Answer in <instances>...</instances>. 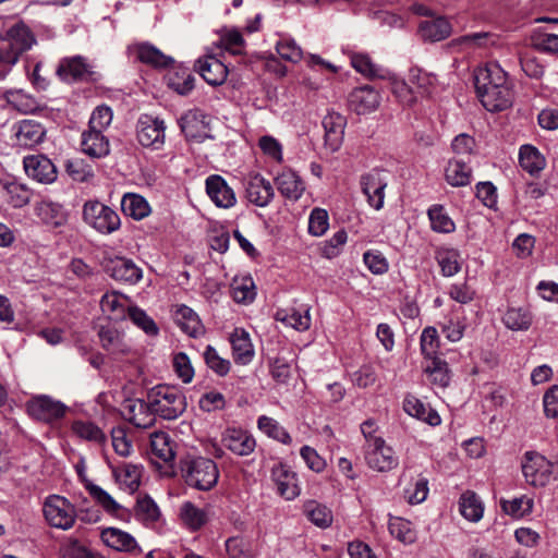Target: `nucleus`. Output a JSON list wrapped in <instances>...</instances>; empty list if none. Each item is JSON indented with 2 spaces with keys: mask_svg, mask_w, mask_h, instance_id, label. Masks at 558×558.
I'll return each instance as SVG.
<instances>
[{
  "mask_svg": "<svg viewBox=\"0 0 558 558\" xmlns=\"http://www.w3.org/2000/svg\"><path fill=\"white\" fill-rule=\"evenodd\" d=\"M231 292L236 303H251L256 296L255 283L251 277L236 278L231 284Z\"/></svg>",
  "mask_w": 558,
  "mask_h": 558,
  "instance_id": "nucleus-46",
  "label": "nucleus"
},
{
  "mask_svg": "<svg viewBox=\"0 0 558 558\" xmlns=\"http://www.w3.org/2000/svg\"><path fill=\"white\" fill-rule=\"evenodd\" d=\"M180 518L193 531L201 529L208 520L205 510L197 508L191 501L182 504L180 507Z\"/></svg>",
  "mask_w": 558,
  "mask_h": 558,
  "instance_id": "nucleus-44",
  "label": "nucleus"
},
{
  "mask_svg": "<svg viewBox=\"0 0 558 558\" xmlns=\"http://www.w3.org/2000/svg\"><path fill=\"white\" fill-rule=\"evenodd\" d=\"M129 50L136 60L155 69H166L174 62L172 57L147 41L136 43L130 46Z\"/></svg>",
  "mask_w": 558,
  "mask_h": 558,
  "instance_id": "nucleus-15",
  "label": "nucleus"
},
{
  "mask_svg": "<svg viewBox=\"0 0 558 558\" xmlns=\"http://www.w3.org/2000/svg\"><path fill=\"white\" fill-rule=\"evenodd\" d=\"M243 184L245 197L257 207L268 206L275 197L272 184L259 173H248Z\"/></svg>",
  "mask_w": 558,
  "mask_h": 558,
  "instance_id": "nucleus-9",
  "label": "nucleus"
},
{
  "mask_svg": "<svg viewBox=\"0 0 558 558\" xmlns=\"http://www.w3.org/2000/svg\"><path fill=\"white\" fill-rule=\"evenodd\" d=\"M179 124L181 131L189 140L201 142L207 136V116L199 109H191L186 111L180 118Z\"/></svg>",
  "mask_w": 558,
  "mask_h": 558,
  "instance_id": "nucleus-22",
  "label": "nucleus"
},
{
  "mask_svg": "<svg viewBox=\"0 0 558 558\" xmlns=\"http://www.w3.org/2000/svg\"><path fill=\"white\" fill-rule=\"evenodd\" d=\"M435 259L445 277H452L461 270L462 257L457 248L438 247L435 252Z\"/></svg>",
  "mask_w": 558,
  "mask_h": 558,
  "instance_id": "nucleus-32",
  "label": "nucleus"
},
{
  "mask_svg": "<svg viewBox=\"0 0 558 558\" xmlns=\"http://www.w3.org/2000/svg\"><path fill=\"white\" fill-rule=\"evenodd\" d=\"M323 128L325 130V146L335 153L339 150L343 142L347 119L342 114L331 111L323 119Z\"/></svg>",
  "mask_w": 558,
  "mask_h": 558,
  "instance_id": "nucleus-21",
  "label": "nucleus"
},
{
  "mask_svg": "<svg viewBox=\"0 0 558 558\" xmlns=\"http://www.w3.org/2000/svg\"><path fill=\"white\" fill-rule=\"evenodd\" d=\"M94 73V65L82 56L62 58L57 66V76L65 83L87 81Z\"/></svg>",
  "mask_w": 558,
  "mask_h": 558,
  "instance_id": "nucleus-7",
  "label": "nucleus"
},
{
  "mask_svg": "<svg viewBox=\"0 0 558 558\" xmlns=\"http://www.w3.org/2000/svg\"><path fill=\"white\" fill-rule=\"evenodd\" d=\"M304 513L313 524L320 529H326L332 523L331 510L315 500H308L304 504Z\"/></svg>",
  "mask_w": 558,
  "mask_h": 558,
  "instance_id": "nucleus-40",
  "label": "nucleus"
},
{
  "mask_svg": "<svg viewBox=\"0 0 558 558\" xmlns=\"http://www.w3.org/2000/svg\"><path fill=\"white\" fill-rule=\"evenodd\" d=\"M474 84L483 107L490 112L512 106L514 93L507 72L497 63L488 62L475 71Z\"/></svg>",
  "mask_w": 558,
  "mask_h": 558,
  "instance_id": "nucleus-1",
  "label": "nucleus"
},
{
  "mask_svg": "<svg viewBox=\"0 0 558 558\" xmlns=\"http://www.w3.org/2000/svg\"><path fill=\"white\" fill-rule=\"evenodd\" d=\"M497 43V37L488 32H480L468 34L458 38H454L450 41L449 46L452 49H475V48H485L488 46H493Z\"/></svg>",
  "mask_w": 558,
  "mask_h": 558,
  "instance_id": "nucleus-34",
  "label": "nucleus"
},
{
  "mask_svg": "<svg viewBox=\"0 0 558 558\" xmlns=\"http://www.w3.org/2000/svg\"><path fill=\"white\" fill-rule=\"evenodd\" d=\"M194 75L187 70H180L168 76V86L180 95H186L194 88Z\"/></svg>",
  "mask_w": 558,
  "mask_h": 558,
  "instance_id": "nucleus-54",
  "label": "nucleus"
},
{
  "mask_svg": "<svg viewBox=\"0 0 558 558\" xmlns=\"http://www.w3.org/2000/svg\"><path fill=\"white\" fill-rule=\"evenodd\" d=\"M7 202L13 208H22L26 206L32 197V192L24 184L10 182L4 185Z\"/></svg>",
  "mask_w": 558,
  "mask_h": 558,
  "instance_id": "nucleus-49",
  "label": "nucleus"
},
{
  "mask_svg": "<svg viewBox=\"0 0 558 558\" xmlns=\"http://www.w3.org/2000/svg\"><path fill=\"white\" fill-rule=\"evenodd\" d=\"M107 303L110 306L111 315L107 318L113 322L124 320L130 317V310L134 305H131L130 300L124 296L113 295L112 300L107 299Z\"/></svg>",
  "mask_w": 558,
  "mask_h": 558,
  "instance_id": "nucleus-63",
  "label": "nucleus"
},
{
  "mask_svg": "<svg viewBox=\"0 0 558 558\" xmlns=\"http://www.w3.org/2000/svg\"><path fill=\"white\" fill-rule=\"evenodd\" d=\"M275 183L280 194L292 202L301 198L305 191V183L300 175L291 170H282L276 178Z\"/></svg>",
  "mask_w": 558,
  "mask_h": 558,
  "instance_id": "nucleus-26",
  "label": "nucleus"
},
{
  "mask_svg": "<svg viewBox=\"0 0 558 558\" xmlns=\"http://www.w3.org/2000/svg\"><path fill=\"white\" fill-rule=\"evenodd\" d=\"M23 166L26 174L40 183H52L57 179L56 166L44 155L24 157Z\"/></svg>",
  "mask_w": 558,
  "mask_h": 558,
  "instance_id": "nucleus-16",
  "label": "nucleus"
},
{
  "mask_svg": "<svg viewBox=\"0 0 558 558\" xmlns=\"http://www.w3.org/2000/svg\"><path fill=\"white\" fill-rule=\"evenodd\" d=\"M520 166L530 174H538L546 166L544 156L532 145H523L519 151Z\"/></svg>",
  "mask_w": 558,
  "mask_h": 558,
  "instance_id": "nucleus-37",
  "label": "nucleus"
},
{
  "mask_svg": "<svg viewBox=\"0 0 558 558\" xmlns=\"http://www.w3.org/2000/svg\"><path fill=\"white\" fill-rule=\"evenodd\" d=\"M201 76L213 86L223 84L228 76V68L218 58L207 56L197 61Z\"/></svg>",
  "mask_w": 558,
  "mask_h": 558,
  "instance_id": "nucleus-27",
  "label": "nucleus"
},
{
  "mask_svg": "<svg viewBox=\"0 0 558 558\" xmlns=\"http://www.w3.org/2000/svg\"><path fill=\"white\" fill-rule=\"evenodd\" d=\"M123 415L136 427L148 428L155 424L156 414L150 402L142 399L128 400L122 410Z\"/></svg>",
  "mask_w": 558,
  "mask_h": 558,
  "instance_id": "nucleus-20",
  "label": "nucleus"
},
{
  "mask_svg": "<svg viewBox=\"0 0 558 558\" xmlns=\"http://www.w3.org/2000/svg\"><path fill=\"white\" fill-rule=\"evenodd\" d=\"M102 508H105V505L98 502L95 505H89L86 499H83L82 504L78 505L76 518H78L84 523H97L101 519Z\"/></svg>",
  "mask_w": 558,
  "mask_h": 558,
  "instance_id": "nucleus-64",
  "label": "nucleus"
},
{
  "mask_svg": "<svg viewBox=\"0 0 558 558\" xmlns=\"http://www.w3.org/2000/svg\"><path fill=\"white\" fill-rule=\"evenodd\" d=\"M502 510L513 518H522L532 512L533 500L525 496L513 498L512 500H504L501 502Z\"/></svg>",
  "mask_w": 558,
  "mask_h": 558,
  "instance_id": "nucleus-60",
  "label": "nucleus"
},
{
  "mask_svg": "<svg viewBox=\"0 0 558 558\" xmlns=\"http://www.w3.org/2000/svg\"><path fill=\"white\" fill-rule=\"evenodd\" d=\"M390 534L404 544H412L416 539V533L412 527V523L402 518H392L389 521Z\"/></svg>",
  "mask_w": 558,
  "mask_h": 558,
  "instance_id": "nucleus-52",
  "label": "nucleus"
},
{
  "mask_svg": "<svg viewBox=\"0 0 558 558\" xmlns=\"http://www.w3.org/2000/svg\"><path fill=\"white\" fill-rule=\"evenodd\" d=\"M43 513L47 523L63 531L70 530L76 520L74 506L59 495L48 496L43 506Z\"/></svg>",
  "mask_w": 558,
  "mask_h": 558,
  "instance_id": "nucleus-5",
  "label": "nucleus"
},
{
  "mask_svg": "<svg viewBox=\"0 0 558 558\" xmlns=\"http://www.w3.org/2000/svg\"><path fill=\"white\" fill-rule=\"evenodd\" d=\"M329 228V216L326 209L316 207L308 218V232L312 235L320 236Z\"/></svg>",
  "mask_w": 558,
  "mask_h": 558,
  "instance_id": "nucleus-62",
  "label": "nucleus"
},
{
  "mask_svg": "<svg viewBox=\"0 0 558 558\" xmlns=\"http://www.w3.org/2000/svg\"><path fill=\"white\" fill-rule=\"evenodd\" d=\"M203 356H204L206 365L216 375L223 377L230 372V368H231L230 361L221 357L214 347L207 345L203 353Z\"/></svg>",
  "mask_w": 558,
  "mask_h": 558,
  "instance_id": "nucleus-53",
  "label": "nucleus"
},
{
  "mask_svg": "<svg viewBox=\"0 0 558 558\" xmlns=\"http://www.w3.org/2000/svg\"><path fill=\"white\" fill-rule=\"evenodd\" d=\"M150 449L153 456L165 463L174 460V442L165 432H155L150 435Z\"/></svg>",
  "mask_w": 558,
  "mask_h": 558,
  "instance_id": "nucleus-36",
  "label": "nucleus"
},
{
  "mask_svg": "<svg viewBox=\"0 0 558 558\" xmlns=\"http://www.w3.org/2000/svg\"><path fill=\"white\" fill-rule=\"evenodd\" d=\"M110 435L114 452L123 458L129 457L133 451V444L126 429L124 427L112 428Z\"/></svg>",
  "mask_w": 558,
  "mask_h": 558,
  "instance_id": "nucleus-57",
  "label": "nucleus"
},
{
  "mask_svg": "<svg viewBox=\"0 0 558 558\" xmlns=\"http://www.w3.org/2000/svg\"><path fill=\"white\" fill-rule=\"evenodd\" d=\"M475 140L466 133L457 135L451 143V148L454 154L453 158H464L468 161H470L471 156L475 154Z\"/></svg>",
  "mask_w": 558,
  "mask_h": 558,
  "instance_id": "nucleus-55",
  "label": "nucleus"
},
{
  "mask_svg": "<svg viewBox=\"0 0 558 558\" xmlns=\"http://www.w3.org/2000/svg\"><path fill=\"white\" fill-rule=\"evenodd\" d=\"M425 367L430 381L440 388H445L450 383V371L446 361L440 357L428 360Z\"/></svg>",
  "mask_w": 558,
  "mask_h": 558,
  "instance_id": "nucleus-47",
  "label": "nucleus"
},
{
  "mask_svg": "<svg viewBox=\"0 0 558 558\" xmlns=\"http://www.w3.org/2000/svg\"><path fill=\"white\" fill-rule=\"evenodd\" d=\"M11 44L14 45L15 49L22 54L24 51L28 50L35 39L29 31V28L23 24H17L10 28L8 32V38Z\"/></svg>",
  "mask_w": 558,
  "mask_h": 558,
  "instance_id": "nucleus-50",
  "label": "nucleus"
},
{
  "mask_svg": "<svg viewBox=\"0 0 558 558\" xmlns=\"http://www.w3.org/2000/svg\"><path fill=\"white\" fill-rule=\"evenodd\" d=\"M360 184L367 203L376 210H380L385 203V189L387 177L383 170L373 169L361 175Z\"/></svg>",
  "mask_w": 558,
  "mask_h": 558,
  "instance_id": "nucleus-8",
  "label": "nucleus"
},
{
  "mask_svg": "<svg viewBox=\"0 0 558 558\" xmlns=\"http://www.w3.org/2000/svg\"><path fill=\"white\" fill-rule=\"evenodd\" d=\"M136 517L145 523H154L160 517V510L157 504L149 496L137 499Z\"/></svg>",
  "mask_w": 558,
  "mask_h": 558,
  "instance_id": "nucleus-56",
  "label": "nucleus"
},
{
  "mask_svg": "<svg viewBox=\"0 0 558 558\" xmlns=\"http://www.w3.org/2000/svg\"><path fill=\"white\" fill-rule=\"evenodd\" d=\"M416 87L410 86L405 81L396 76L390 78V89L397 100L402 106H412L416 102L417 97L426 92L425 82L428 80L426 75L421 76L418 73H411L410 82L415 83Z\"/></svg>",
  "mask_w": 558,
  "mask_h": 558,
  "instance_id": "nucleus-12",
  "label": "nucleus"
},
{
  "mask_svg": "<svg viewBox=\"0 0 558 558\" xmlns=\"http://www.w3.org/2000/svg\"><path fill=\"white\" fill-rule=\"evenodd\" d=\"M13 129L16 145L24 148L41 144L46 136V129L35 120H22Z\"/></svg>",
  "mask_w": 558,
  "mask_h": 558,
  "instance_id": "nucleus-19",
  "label": "nucleus"
},
{
  "mask_svg": "<svg viewBox=\"0 0 558 558\" xmlns=\"http://www.w3.org/2000/svg\"><path fill=\"white\" fill-rule=\"evenodd\" d=\"M112 474L120 487L128 489L130 493L135 492L141 484L143 468L137 464L124 463L122 465H112Z\"/></svg>",
  "mask_w": 558,
  "mask_h": 558,
  "instance_id": "nucleus-29",
  "label": "nucleus"
},
{
  "mask_svg": "<svg viewBox=\"0 0 558 558\" xmlns=\"http://www.w3.org/2000/svg\"><path fill=\"white\" fill-rule=\"evenodd\" d=\"M532 322V314L527 310L521 307H510L502 316V323L505 326L513 331L527 330L531 327Z\"/></svg>",
  "mask_w": 558,
  "mask_h": 558,
  "instance_id": "nucleus-39",
  "label": "nucleus"
},
{
  "mask_svg": "<svg viewBox=\"0 0 558 558\" xmlns=\"http://www.w3.org/2000/svg\"><path fill=\"white\" fill-rule=\"evenodd\" d=\"M174 320L180 328L191 337H197L203 331V325L198 315L184 304L177 306Z\"/></svg>",
  "mask_w": 558,
  "mask_h": 558,
  "instance_id": "nucleus-33",
  "label": "nucleus"
},
{
  "mask_svg": "<svg viewBox=\"0 0 558 558\" xmlns=\"http://www.w3.org/2000/svg\"><path fill=\"white\" fill-rule=\"evenodd\" d=\"M461 514L471 522H477L482 519L484 507L477 495L473 492H465L461 495L460 501Z\"/></svg>",
  "mask_w": 558,
  "mask_h": 558,
  "instance_id": "nucleus-42",
  "label": "nucleus"
},
{
  "mask_svg": "<svg viewBox=\"0 0 558 558\" xmlns=\"http://www.w3.org/2000/svg\"><path fill=\"white\" fill-rule=\"evenodd\" d=\"M470 161L464 158L449 159L445 168L446 182L454 187L466 186L472 180V169Z\"/></svg>",
  "mask_w": 558,
  "mask_h": 558,
  "instance_id": "nucleus-28",
  "label": "nucleus"
},
{
  "mask_svg": "<svg viewBox=\"0 0 558 558\" xmlns=\"http://www.w3.org/2000/svg\"><path fill=\"white\" fill-rule=\"evenodd\" d=\"M36 216L47 226L60 227L65 222V214L62 206L50 202L41 201L35 204Z\"/></svg>",
  "mask_w": 558,
  "mask_h": 558,
  "instance_id": "nucleus-35",
  "label": "nucleus"
},
{
  "mask_svg": "<svg viewBox=\"0 0 558 558\" xmlns=\"http://www.w3.org/2000/svg\"><path fill=\"white\" fill-rule=\"evenodd\" d=\"M66 407L48 396H38L27 402L28 413L36 420L52 422L61 418Z\"/></svg>",
  "mask_w": 558,
  "mask_h": 558,
  "instance_id": "nucleus-13",
  "label": "nucleus"
},
{
  "mask_svg": "<svg viewBox=\"0 0 558 558\" xmlns=\"http://www.w3.org/2000/svg\"><path fill=\"white\" fill-rule=\"evenodd\" d=\"M107 274L116 281L136 284L143 277L142 269L130 258L116 256L107 258Z\"/></svg>",
  "mask_w": 558,
  "mask_h": 558,
  "instance_id": "nucleus-14",
  "label": "nucleus"
},
{
  "mask_svg": "<svg viewBox=\"0 0 558 558\" xmlns=\"http://www.w3.org/2000/svg\"><path fill=\"white\" fill-rule=\"evenodd\" d=\"M439 338L436 328L426 327L421 335V352L427 359H437Z\"/></svg>",
  "mask_w": 558,
  "mask_h": 558,
  "instance_id": "nucleus-59",
  "label": "nucleus"
},
{
  "mask_svg": "<svg viewBox=\"0 0 558 558\" xmlns=\"http://www.w3.org/2000/svg\"><path fill=\"white\" fill-rule=\"evenodd\" d=\"M365 461L371 469L377 472H388L397 468L399 463L393 449L387 446L384 439L365 445Z\"/></svg>",
  "mask_w": 558,
  "mask_h": 558,
  "instance_id": "nucleus-10",
  "label": "nucleus"
},
{
  "mask_svg": "<svg viewBox=\"0 0 558 558\" xmlns=\"http://www.w3.org/2000/svg\"><path fill=\"white\" fill-rule=\"evenodd\" d=\"M522 472L527 484L544 487L558 478V459L553 462L538 452L527 451L522 462Z\"/></svg>",
  "mask_w": 558,
  "mask_h": 558,
  "instance_id": "nucleus-4",
  "label": "nucleus"
},
{
  "mask_svg": "<svg viewBox=\"0 0 558 558\" xmlns=\"http://www.w3.org/2000/svg\"><path fill=\"white\" fill-rule=\"evenodd\" d=\"M121 207L126 216H130L135 220L144 219L150 213L149 204L138 194L124 195L121 201Z\"/></svg>",
  "mask_w": 558,
  "mask_h": 558,
  "instance_id": "nucleus-38",
  "label": "nucleus"
},
{
  "mask_svg": "<svg viewBox=\"0 0 558 558\" xmlns=\"http://www.w3.org/2000/svg\"><path fill=\"white\" fill-rule=\"evenodd\" d=\"M380 94L369 85L354 88L349 96L350 108L357 114H367L380 105Z\"/></svg>",
  "mask_w": 558,
  "mask_h": 558,
  "instance_id": "nucleus-18",
  "label": "nucleus"
},
{
  "mask_svg": "<svg viewBox=\"0 0 558 558\" xmlns=\"http://www.w3.org/2000/svg\"><path fill=\"white\" fill-rule=\"evenodd\" d=\"M104 111V105L96 107L89 119L88 130L82 134V150L92 158H100L105 155Z\"/></svg>",
  "mask_w": 558,
  "mask_h": 558,
  "instance_id": "nucleus-6",
  "label": "nucleus"
},
{
  "mask_svg": "<svg viewBox=\"0 0 558 558\" xmlns=\"http://www.w3.org/2000/svg\"><path fill=\"white\" fill-rule=\"evenodd\" d=\"M83 217L86 223L99 232L105 230V204L99 201H88L84 205Z\"/></svg>",
  "mask_w": 558,
  "mask_h": 558,
  "instance_id": "nucleus-48",
  "label": "nucleus"
},
{
  "mask_svg": "<svg viewBox=\"0 0 558 558\" xmlns=\"http://www.w3.org/2000/svg\"><path fill=\"white\" fill-rule=\"evenodd\" d=\"M181 471L185 483L199 490L211 489L219 477L217 464L203 457L182 461Z\"/></svg>",
  "mask_w": 558,
  "mask_h": 558,
  "instance_id": "nucleus-3",
  "label": "nucleus"
},
{
  "mask_svg": "<svg viewBox=\"0 0 558 558\" xmlns=\"http://www.w3.org/2000/svg\"><path fill=\"white\" fill-rule=\"evenodd\" d=\"M428 481L425 477H418L404 490V498L411 505L423 502L428 495Z\"/></svg>",
  "mask_w": 558,
  "mask_h": 558,
  "instance_id": "nucleus-61",
  "label": "nucleus"
},
{
  "mask_svg": "<svg viewBox=\"0 0 558 558\" xmlns=\"http://www.w3.org/2000/svg\"><path fill=\"white\" fill-rule=\"evenodd\" d=\"M147 399L155 414L163 420H175L186 410V398L173 386L157 385L153 387Z\"/></svg>",
  "mask_w": 558,
  "mask_h": 558,
  "instance_id": "nucleus-2",
  "label": "nucleus"
},
{
  "mask_svg": "<svg viewBox=\"0 0 558 558\" xmlns=\"http://www.w3.org/2000/svg\"><path fill=\"white\" fill-rule=\"evenodd\" d=\"M206 193L214 204L220 208H231L236 203L233 190L218 174H211L206 179Z\"/></svg>",
  "mask_w": 558,
  "mask_h": 558,
  "instance_id": "nucleus-23",
  "label": "nucleus"
},
{
  "mask_svg": "<svg viewBox=\"0 0 558 558\" xmlns=\"http://www.w3.org/2000/svg\"><path fill=\"white\" fill-rule=\"evenodd\" d=\"M432 230L438 233H451L456 229L453 220L446 213L444 206L433 205L427 211Z\"/></svg>",
  "mask_w": 558,
  "mask_h": 558,
  "instance_id": "nucleus-45",
  "label": "nucleus"
},
{
  "mask_svg": "<svg viewBox=\"0 0 558 558\" xmlns=\"http://www.w3.org/2000/svg\"><path fill=\"white\" fill-rule=\"evenodd\" d=\"M230 341L234 361L242 365L248 364L255 353L248 332L244 329H235L230 337Z\"/></svg>",
  "mask_w": 558,
  "mask_h": 558,
  "instance_id": "nucleus-31",
  "label": "nucleus"
},
{
  "mask_svg": "<svg viewBox=\"0 0 558 558\" xmlns=\"http://www.w3.org/2000/svg\"><path fill=\"white\" fill-rule=\"evenodd\" d=\"M452 25L445 16H437L420 22L417 34L424 41L437 43L448 38Z\"/></svg>",
  "mask_w": 558,
  "mask_h": 558,
  "instance_id": "nucleus-25",
  "label": "nucleus"
},
{
  "mask_svg": "<svg viewBox=\"0 0 558 558\" xmlns=\"http://www.w3.org/2000/svg\"><path fill=\"white\" fill-rule=\"evenodd\" d=\"M219 46L231 54H242L245 50V40L236 28L225 29L220 35Z\"/></svg>",
  "mask_w": 558,
  "mask_h": 558,
  "instance_id": "nucleus-51",
  "label": "nucleus"
},
{
  "mask_svg": "<svg viewBox=\"0 0 558 558\" xmlns=\"http://www.w3.org/2000/svg\"><path fill=\"white\" fill-rule=\"evenodd\" d=\"M350 60L352 68L367 78L384 77L383 69L373 62L372 58L364 52H351Z\"/></svg>",
  "mask_w": 558,
  "mask_h": 558,
  "instance_id": "nucleus-41",
  "label": "nucleus"
},
{
  "mask_svg": "<svg viewBox=\"0 0 558 558\" xmlns=\"http://www.w3.org/2000/svg\"><path fill=\"white\" fill-rule=\"evenodd\" d=\"M132 323L141 328L148 336H157L159 328L154 319L147 315V313L138 306H133L130 310V317Z\"/></svg>",
  "mask_w": 558,
  "mask_h": 558,
  "instance_id": "nucleus-58",
  "label": "nucleus"
},
{
  "mask_svg": "<svg viewBox=\"0 0 558 558\" xmlns=\"http://www.w3.org/2000/svg\"><path fill=\"white\" fill-rule=\"evenodd\" d=\"M271 480L278 494L287 500L295 499L301 493L296 473L286 464L279 463L271 469Z\"/></svg>",
  "mask_w": 558,
  "mask_h": 558,
  "instance_id": "nucleus-17",
  "label": "nucleus"
},
{
  "mask_svg": "<svg viewBox=\"0 0 558 558\" xmlns=\"http://www.w3.org/2000/svg\"><path fill=\"white\" fill-rule=\"evenodd\" d=\"M165 122L151 116H143L137 122V140L144 147L159 149L165 143Z\"/></svg>",
  "mask_w": 558,
  "mask_h": 558,
  "instance_id": "nucleus-11",
  "label": "nucleus"
},
{
  "mask_svg": "<svg viewBox=\"0 0 558 558\" xmlns=\"http://www.w3.org/2000/svg\"><path fill=\"white\" fill-rule=\"evenodd\" d=\"M257 426L268 437L284 445L292 444V437L290 434L276 420L262 415L257 420Z\"/></svg>",
  "mask_w": 558,
  "mask_h": 558,
  "instance_id": "nucleus-43",
  "label": "nucleus"
},
{
  "mask_svg": "<svg viewBox=\"0 0 558 558\" xmlns=\"http://www.w3.org/2000/svg\"><path fill=\"white\" fill-rule=\"evenodd\" d=\"M221 442L223 447L238 456H248L256 447L254 437L248 432L240 428H227Z\"/></svg>",
  "mask_w": 558,
  "mask_h": 558,
  "instance_id": "nucleus-24",
  "label": "nucleus"
},
{
  "mask_svg": "<svg viewBox=\"0 0 558 558\" xmlns=\"http://www.w3.org/2000/svg\"><path fill=\"white\" fill-rule=\"evenodd\" d=\"M107 547L126 554L141 551V547L132 534L114 526H107Z\"/></svg>",
  "mask_w": 558,
  "mask_h": 558,
  "instance_id": "nucleus-30",
  "label": "nucleus"
}]
</instances>
